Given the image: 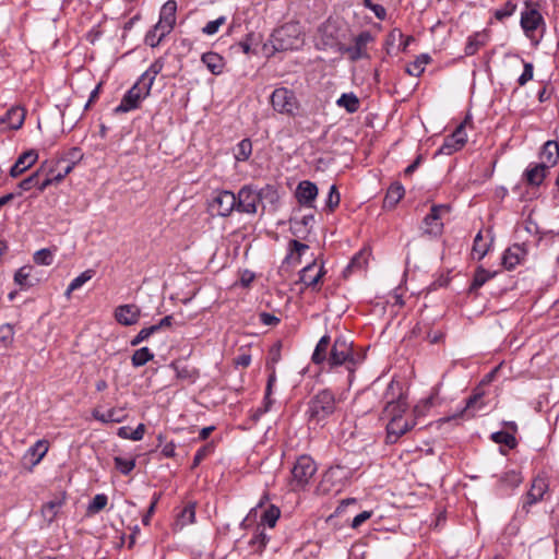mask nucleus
Segmentation results:
<instances>
[{"instance_id":"f257e3e1","label":"nucleus","mask_w":559,"mask_h":559,"mask_svg":"<svg viewBox=\"0 0 559 559\" xmlns=\"http://www.w3.org/2000/svg\"><path fill=\"white\" fill-rule=\"evenodd\" d=\"M330 341L329 335H323L319 340L311 360L314 365L326 362L331 370L344 367L347 371L346 382L350 385L355 377V371L358 366L362 364L365 355L355 352L353 348V342L347 341L343 336L334 340V343L328 354Z\"/></svg>"},{"instance_id":"f03ea898","label":"nucleus","mask_w":559,"mask_h":559,"mask_svg":"<svg viewBox=\"0 0 559 559\" xmlns=\"http://www.w3.org/2000/svg\"><path fill=\"white\" fill-rule=\"evenodd\" d=\"M337 402L335 394L330 389L318 391L307 403L305 412L309 427H324L328 420L335 414Z\"/></svg>"},{"instance_id":"7ed1b4c3","label":"nucleus","mask_w":559,"mask_h":559,"mask_svg":"<svg viewBox=\"0 0 559 559\" xmlns=\"http://www.w3.org/2000/svg\"><path fill=\"white\" fill-rule=\"evenodd\" d=\"M237 212L254 215L258 213V206L263 199H270L272 202L276 198V190L273 186L266 185L261 189H257L251 185L241 187L236 194Z\"/></svg>"},{"instance_id":"20e7f679","label":"nucleus","mask_w":559,"mask_h":559,"mask_svg":"<svg viewBox=\"0 0 559 559\" xmlns=\"http://www.w3.org/2000/svg\"><path fill=\"white\" fill-rule=\"evenodd\" d=\"M406 408L407 405L404 400L390 402L384 408L385 415L391 417L386 425L388 443H395L400 437L406 433L415 425L413 420L404 417L403 414L405 413Z\"/></svg>"},{"instance_id":"39448f33","label":"nucleus","mask_w":559,"mask_h":559,"mask_svg":"<svg viewBox=\"0 0 559 559\" xmlns=\"http://www.w3.org/2000/svg\"><path fill=\"white\" fill-rule=\"evenodd\" d=\"M520 25L533 46H537L542 41L546 28L545 20L531 1L525 2V9L521 12Z\"/></svg>"},{"instance_id":"423d86ee","label":"nucleus","mask_w":559,"mask_h":559,"mask_svg":"<svg viewBox=\"0 0 559 559\" xmlns=\"http://www.w3.org/2000/svg\"><path fill=\"white\" fill-rule=\"evenodd\" d=\"M316 472L317 465L310 456H299L292 468L290 489L294 491L305 489Z\"/></svg>"},{"instance_id":"0eeeda50","label":"nucleus","mask_w":559,"mask_h":559,"mask_svg":"<svg viewBox=\"0 0 559 559\" xmlns=\"http://www.w3.org/2000/svg\"><path fill=\"white\" fill-rule=\"evenodd\" d=\"M271 105L276 112L288 117H296L300 109L295 92L287 87H277L273 91Z\"/></svg>"},{"instance_id":"6e6552de","label":"nucleus","mask_w":559,"mask_h":559,"mask_svg":"<svg viewBox=\"0 0 559 559\" xmlns=\"http://www.w3.org/2000/svg\"><path fill=\"white\" fill-rule=\"evenodd\" d=\"M237 197L229 190H217L213 192L210 201V210L212 213L227 217L234 211H237Z\"/></svg>"},{"instance_id":"1a4fd4ad","label":"nucleus","mask_w":559,"mask_h":559,"mask_svg":"<svg viewBox=\"0 0 559 559\" xmlns=\"http://www.w3.org/2000/svg\"><path fill=\"white\" fill-rule=\"evenodd\" d=\"M450 213V206L447 204H435L423 221V233L425 235L438 237L443 231L442 217Z\"/></svg>"},{"instance_id":"9d476101","label":"nucleus","mask_w":559,"mask_h":559,"mask_svg":"<svg viewBox=\"0 0 559 559\" xmlns=\"http://www.w3.org/2000/svg\"><path fill=\"white\" fill-rule=\"evenodd\" d=\"M325 274L323 264H318L316 261H312L308 265L299 272V282L305 286V288H312L313 290H318V284Z\"/></svg>"},{"instance_id":"9b49d317","label":"nucleus","mask_w":559,"mask_h":559,"mask_svg":"<svg viewBox=\"0 0 559 559\" xmlns=\"http://www.w3.org/2000/svg\"><path fill=\"white\" fill-rule=\"evenodd\" d=\"M373 41V36L370 32L364 31L353 39V45L349 46V61L356 62L360 59H368L367 46Z\"/></svg>"},{"instance_id":"f8f14e48","label":"nucleus","mask_w":559,"mask_h":559,"mask_svg":"<svg viewBox=\"0 0 559 559\" xmlns=\"http://www.w3.org/2000/svg\"><path fill=\"white\" fill-rule=\"evenodd\" d=\"M140 80L123 95L120 104L114 109L115 115L128 114L135 110L140 105Z\"/></svg>"},{"instance_id":"ddd939ff","label":"nucleus","mask_w":559,"mask_h":559,"mask_svg":"<svg viewBox=\"0 0 559 559\" xmlns=\"http://www.w3.org/2000/svg\"><path fill=\"white\" fill-rule=\"evenodd\" d=\"M467 141V135L463 124H460L451 135L444 139L443 144L440 147V153L450 155L453 152L459 151Z\"/></svg>"},{"instance_id":"4468645a","label":"nucleus","mask_w":559,"mask_h":559,"mask_svg":"<svg viewBox=\"0 0 559 559\" xmlns=\"http://www.w3.org/2000/svg\"><path fill=\"white\" fill-rule=\"evenodd\" d=\"M25 120V110L20 106L10 108L4 116L0 117V130H17Z\"/></svg>"},{"instance_id":"2eb2a0df","label":"nucleus","mask_w":559,"mask_h":559,"mask_svg":"<svg viewBox=\"0 0 559 559\" xmlns=\"http://www.w3.org/2000/svg\"><path fill=\"white\" fill-rule=\"evenodd\" d=\"M347 469L342 466L330 467L322 479L321 486L324 490H341L343 484L342 480L346 478Z\"/></svg>"},{"instance_id":"dca6fc26","label":"nucleus","mask_w":559,"mask_h":559,"mask_svg":"<svg viewBox=\"0 0 559 559\" xmlns=\"http://www.w3.org/2000/svg\"><path fill=\"white\" fill-rule=\"evenodd\" d=\"M176 11L177 3L174 0L167 1L160 9L159 21L157 24L159 25V31L163 32H171L175 23H176Z\"/></svg>"},{"instance_id":"f3484780","label":"nucleus","mask_w":559,"mask_h":559,"mask_svg":"<svg viewBox=\"0 0 559 559\" xmlns=\"http://www.w3.org/2000/svg\"><path fill=\"white\" fill-rule=\"evenodd\" d=\"M317 195L318 187L313 182L305 180L298 185L296 198L301 205L311 207Z\"/></svg>"},{"instance_id":"a211bd4d","label":"nucleus","mask_w":559,"mask_h":559,"mask_svg":"<svg viewBox=\"0 0 559 559\" xmlns=\"http://www.w3.org/2000/svg\"><path fill=\"white\" fill-rule=\"evenodd\" d=\"M38 159V154L35 150L24 152L13 164L10 169V176L15 178L32 167Z\"/></svg>"},{"instance_id":"6ab92c4d","label":"nucleus","mask_w":559,"mask_h":559,"mask_svg":"<svg viewBox=\"0 0 559 559\" xmlns=\"http://www.w3.org/2000/svg\"><path fill=\"white\" fill-rule=\"evenodd\" d=\"M539 159L546 167H554L559 159V143L552 140L545 142L539 152Z\"/></svg>"},{"instance_id":"aec40b11","label":"nucleus","mask_w":559,"mask_h":559,"mask_svg":"<svg viewBox=\"0 0 559 559\" xmlns=\"http://www.w3.org/2000/svg\"><path fill=\"white\" fill-rule=\"evenodd\" d=\"M115 317L123 325L135 324L140 317V309L135 305H123L116 309Z\"/></svg>"},{"instance_id":"412c9836","label":"nucleus","mask_w":559,"mask_h":559,"mask_svg":"<svg viewBox=\"0 0 559 559\" xmlns=\"http://www.w3.org/2000/svg\"><path fill=\"white\" fill-rule=\"evenodd\" d=\"M548 169L545 164L532 163L525 169L523 177L528 185L537 187L544 181Z\"/></svg>"},{"instance_id":"4be33fe9","label":"nucleus","mask_w":559,"mask_h":559,"mask_svg":"<svg viewBox=\"0 0 559 559\" xmlns=\"http://www.w3.org/2000/svg\"><path fill=\"white\" fill-rule=\"evenodd\" d=\"M483 397V393H474L472 396L468 397L466 401V405L464 408H462L459 413L454 414L451 417H445L442 419V421H450L452 419H456L460 417H466L471 418L475 416V413L481 408V404H479V401Z\"/></svg>"},{"instance_id":"5701e85b","label":"nucleus","mask_w":559,"mask_h":559,"mask_svg":"<svg viewBox=\"0 0 559 559\" xmlns=\"http://www.w3.org/2000/svg\"><path fill=\"white\" fill-rule=\"evenodd\" d=\"M525 257V250L520 245L508 248L502 257V264L506 269L512 270L521 263Z\"/></svg>"},{"instance_id":"b1692460","label":"nucleus","mask_w":559,"mask_h":559,"mask_svg":"<svg viewBox=\"0 0 559 559\" xmlns=\"http://www.w3.org/2000/svg\"><path fill=\"white\" fill-rule=\"evenodd\" d=\"M201 61L206 66L209 71L214 74L218 75L223 73L225 68V61L222 56H219L216 52L209 51L202 55Z\"/></svg>"},{"instance_id":"393cba45","label":"nucleus","mask_w":559,"mask_h":559,"mask_svg":"<svg viewBox=\"0 0 559 559\" xmlns=\"http://www.w3.org/2000/svg\"><path fill=\"white\" fill-rule=\"evenodd\" d=\"M195 522V504L190 502L185 506L176 515L175 528L182 530L185 526Z\"/></svg>"},{"instance_id":"a878e982","label":"nucleus","mask_w":559,"mask_h":559,"mask_svg":"<svg viewBox=\"0 0 559 559\" xmlns=\"http://www.w3.org/2000/svg\"><path fill=\"white\" fill-rule=\"evenodd\" d=\"M548 490V483L545 477H536L531 486V489L527 493L528 502L530 503H536L537 501L542 500L544 495Z\"/></svg>"},{"instance_id":"bb28decb","label":"nucleus","mask_w":559,"mask_h":559,"mask_svg":"<svg viewBox=\"0 0 559 559\" xmlns=\"http://www.w3.org/2000/svg\"><path fill=\"white\" fill-rule=\"evenodd\" d=\"M64 503V497H56L46 502L41 508V514L44 519L51 523Z\"/></svg>"},{"instance_id":"cd10ccee","label":"nucleus","mask_w":559,"mask_h":559,"mask_svg":"<svg viewBox=\"0 0 559 559\" xmlns=\"http://www.w3.org/2000/svg\"><path fill=\"white\" fill-rule=\"evenodd\" d=\"M48 451V442L46 440H38L32 445L26 454L25 459H28L32 465H37Z\"/></svg>"},{"instance_id":"c85d7f7f","label":"nucleus","mask_w":559,"mask_h":559,"mask_svg":"<svg viewBox=\"0 0 559 559\" xmlns=\"http://www.w3.org/2000/svg\"><path fill=\"white\" fill-rule=\"evenodd\" d=\"M309 249V246L298 240L289 242V253L284 260V263H292L294 266L300 263V257Z\"/></svg>"},{"instance_id":"c756f323","label":"nucleus","mask_w":559,"mask_h":559,"mask_svg":"<svg viewBox=\"0 0 559 559\" xmlns=\"http://www.w3.org/2000/svg\"><path fill=\"white\" fill-rule=\"evenodd\" d=\"M488 41V35L486 33H475L469 36L465 45V55L474 56L481 47Z\"/></svg>"},{"instance_id":"7c9ffc66","label":"nucleus","mask_w":559,"mask_h":559,"mask_svg":"<svg viewBox=\"0 0 559 559\" xmlns=\"http://www.w3.org/2000/svg\"><path fill=\"white\" fill-rule=\"evenodd\" d=\"M338 107L345 108L347 112L354 114L359 109V98L354 93H344L336 100Z\"/></svg>"},{"instance_id":"2f4dec72","label":"nucleus","mask_w":559,"mask_h":559,"mask_svg":"<svg viewBox=\"0 0 559 559\" xmlns=\"http://www.w3.org/2000/svg\"><path fill=\"white\" fill-rule=\"evenodd\" d=\"M496 272H490L484 269L483 266H478L475 271L473 282L469 286V292H476L485 283L495 277Z\"/></svg>"},{"instance_id":"473e14b6","label":"nucleus","mask_w":559,"mask_h":559,"mask_svg":"<svg viewBox=\"0 0 559 559\" xmlns=\"http://www.w3.org/2000/svg\"><path fill=\"white\" fill-rule=\"evenodd\" d=\"M404 194H405V189L401 183L395 182V183L391 185L390 188L388 189V192H386V195L384 199L385 205H388L390 207L395 206L401 201V199L404 197Z\"/></svg>"},{"instance_id":"72a5a7b5","label":"nucleus","mask_w":559,"mask_h":559,"mask_svg":"<svg viewBox=\"0 0 559 559\" xmlns=\"http://www.w3.org/2000/svg\"><path fill=\"white\" fill-rule=\"evenodd\" d=\"M74 165V162H69L66 159L57 160L55 166L50 164V166L53 168L52 177L56 182L59 183L61 180H63V178L72 171Z\"/></svg>"},{"instance_id":"f704fd0d","label":"nucleus","mask_w":559,"mask_h":559,"mask_svg":"<svg viewBox=\"0 0 559 559\" xmlns=\"http://www.w3.org/2000/svg\"><path fill=\"white\" fill-rule=\"evenodd\" d=\"M489 243L483 238L481 233H478L474 239L472 255L473 259L480 261L489 250Z\"/></svg>"},{"instance_id":"c9c22d12","label":"nucleus","mask_w":559,"mask_h":559,"mask_svg":"<svg viewBox=\"0 0 559 559\" xmlns=\"http://www.w3.org/2000/svg\"><path fill=\"white\" fill-rule=\"evenodd\" d=\"M121 409H108L106 412L95 409L93 416L102 423H119L123 417Z\"/></svg>"},{"instance_id":"e433bc0d","label":"nucleus","mask_w":559,"mask_h":559,"mask_svg":"<svg viewBox=\"0 0 559 559\" xmlns=\"http://www.w3.org/2000/svg\"><path fill=\"white\" fill-rule=\"evenodd\" d=\"M94 274H95V271L86 270V271L82 272L79 276L73 278L66 290V296L69 298L72 292L81 288L85 283H87L90 280H92Z\"/></svg>"},{"instance_id":"4c0bfd02","label":"nucleus","mask_w":559,"mask_h":559,"mask_svg":"<svg viewBox=\"0 0 559 559\" xmlns=\"http://www.w3.org/2000/svg\"><path fill=\"white\" fill-rule=\"evenodd\" d=\"M251 153H252L251 141L249 139H243L237 144V146L234 151V156H235L236 160H238V162H246L251 156Z\"/></svg>"},{"instance_id":"58836bf2","label":"nucleus","mask_w":559,"mask_h":559,"mask_svg":"<svg viewBox=\"0 0 559 559\" xmlns=\"http://www.w3.org/2000/svg\"><path fill=\"white\" fill-rule=\"evenodd\" d=\"M430 60L431 58L427 53L418 56L416 60L407 67V73L413 76H419L424 72L425 67L430 62Z\"/></svg>"},{"instance_id":"ea45409f","label":"nucleus","mask_w":559,"mask_h":559,"mask_svg":"<svg viewBox=\"0 0 559 559\" xmlns=\"http://www.w3.org/2000/svg\"><path fill=\"white\" fill-rule=\"evenodd\" d=\"M46 168H47V160L44 162L40 167L33 174L31 175L29 177L23 179L20 183H19V188L23 191H28L32 187H37V183H38V177L40 176L41 173H45L46 171Z\"/></svg>"},{"instance_id":"a19ab883","label":"nucleus","mask_w":559,"mask_h":559,"mask_svg":"<svg viewBox=\"0 0 559 559\" xmlns=\"http://www.w3.org/2000/svg\"><path fill=\"white\" fill-rule=\"evenodd\" d=\"M14 341V330L10 324L0 326V348H9Z\"/></svg>"},{"instance_id":"79ce46f5","label":"nucleus","mask_w":559,"mask_h":559,"mask_svg":"<svg viewBox=\"0 0 559 559\" xmlns=\"http://www.w3.org/2000/svg\"><path fill=\"white\" fill-rule=\"evenodd\" d=\"M281 515V511L277 507L271 506L269 509L263 511L261 516V522L269 527H274L278 518Z\"/></svg>"},{"instance_id":"37998d69","label":"nucleus","mask_w":559,"mask_h":559,"mask_svg":"<svg viewBox=\"0 0 559 559\" xmlns=\"http://www.w3.org/2000/svg\"><path fill=\"white\" fill-rule=\"evenodd\" d=\"M53 251L47 248L36 251L33 255L34 262L38 265H50L53 262Z\"/></svg>"},{"instance_id":"c03bdc74","label":"nucleus","mask_w":559,"mask_h":559,"mask_svg":"<svg viewBox=\"0 0 559 559\" xmlns=\"http://www.w3.org/2000/svg\"><path fill=\"white\" fill-rule=\"evenodd\" d=\"M158 28L159 25L156 24L154 28L147 32V34L145 35V43L153 48L156 47L162 41V39L170 33L163 32L162 34V31H159Z\"/></svg>"},{"instance_id":"a18cd8bd","label":"nucleus","mask_w":559,"mask_h":559,"mask_svg":"<svg viewBox=\"0 0 559 559\" xmlns=\"http://www.w3.org/2000/svg\"><path fill=\"white\" fill-rule=\"evenodd\" d=\"M108 503V498L104 493L96 495L87 507L90 514H96L102 511Z\"/></svg>"},{"instance_id":"49530a36","label":"nucleus","mask_w":559,"mask_h":559,"mask_svg":"<svg viewBox=\"0 0 559 559\" xmlns=\"http://www.w3.org/2000/svg\"><path fill=\"white\" fill-rule=\"evenodd\" d=\"M226 21L227 19L224 15L217 17L216 20L210 21L202 27V33L207 36L215 35L219 31V27L226 23Z\"/></svg>"},{"instance_id":"de8ad7c7","label":"nucleus","mask_w":559,"mask_h":559,"mask_svg":"<svg viewBox=\"0 0 559 559\" xmlns=\"http://www.w3.org/2000/svg\"><path fill=\"white\" fill-rule=\"evenodd\" d=\"M32 273L31 266H22L14 274V282L21 287L31 286L28 278Z\"/></svg>"},{"instance_id":"09e8293b","label":"nucleus","mask_w":559,"mask_h":559,"mask_svg":"<svg viewBox=\"0 0 559 559\" xmlns=\"http://www.w3.org/2000/svg\"><path fill=\"white\" fill-rule=\"evenodd\" d=\"M491 438L495 442L506 444L510 449H513L516 445L514 436L506 431L495 432L492 433Z\"/></svg>"},{"instance_id":"8fccbe9b","label":"nucleus","mask_w":559,"mask_h":559,"mask_svg":"<svg viewBox=\"0 0 559 559\" xmlns=\"http://www.w3.org/2000/svg\"><path fill=\"white\" fill-rule=\"evenodd\" d=\"M171 317L166 316L159 320L157 324H152L150 326L142 328V341L147 338L150 335L160 330L163 326H168L170 324Z\"/></svg>"},{"instance_id":"3c124183","label":"nucleus","mask_w":559,"mask_h":559,"mask_svg":"<svg viewBox=\"0 0 559 559\" xmlns=\"http://www.w3.org/2000/svg\"><path fill=\"white\" fill-rule=\"evenodd\" d=\"M519 60L523 63V72L518 79V84L520 86H524L527 82L533 80L534 75V66L531 62H526L523 59L519 58Z\"/></svg>"},{"instance_id":"603ef678","label":"nucleus","mask_w":559,"mask_h":559,"mask_svg":"<svg viewBox=\"0 0 559 559\" xmlns=\"http://www.w3.org/2000/svg\"><path fill=\"white\" fill-rule=\"evenodd\" d=\"M516 10V4L512 1H508L504 3V5L500 9H497L495 11V17L499 21H502L511 15L514 14Z\"/></svg>"},{"instance_id":"864d4df0","label":"nucleus","mask_w":559,"mask_h":559,"mask_svg":"<svg viewBox=\"0 0 559 559\" xmlns=\"http://www.w3.org/2000/svg\"><path fill=\"white\" fill-rule=\"evenodd\" d=\"M53 168L50 166V163L47 162V168L45 173H41L40 176H45V179L37 183V188L40 192L45 191L49 186L57 183L52 177Z\"/></svg>"},{"instance_id":"5fc2aeb1","label":"nucleus","mask_w":559,"mask_h":559,"mask_svg":"<svg viewBox=\"0 0 559 559\" xmlns=\"http://www.w3.org/2000/svg\"><path fill=\"white\" fill-rule=\"evenodd\" d=\"M116 467L119 469L122 474H129L135 466V460L134 459H127V457H120L117 456L115 459Z\"/></svg>"},{"instance_id":"6e6d98bb","label":"nucleus","mask_w":559,"mask_h":559,"mask_svg":"<svg viewBox=\"0 0 559 559\" xmlns=\"http://www.w3.org/2000/svg\"><path fill=\"white\" fill-rule=\"evenodd\" d=\"M435 396L430 395L429 397L420 401L415 407H414V414L419 416H425L426 412L433 406Z\"/></svg>"},{"instance_id":"4d7b16f0","label":"nucleus","mask_w":559,"mask_h":559,"mask_svg":"<svg viewBox=\"0 0 559 559\" xmlns=\"http://www.w3.org/2000/svg\"><path fill=\"white\" fill-rule=\"evenodd\" d=\"M500 481L503 485L515 487L521 483V476L515 471H510V472L504 473L500 477Z\"/></svg>"},{"instance_id":"13d9d810","label":"nucleus","mask_w":559,"mask_h":559,"mask_svg":"<svg viewBox=\"0 0 559 559\" xmlns=\"http://www.w3.org/2000/svg\"><path fill=\"white\" fill-rule=\"evenodd\" d=\"M340 193L337 191V188L335 185H332L330 187V191H329V194H328V198H326V207L330 210V211H333L340 203Z\"/></svg>"},{"instance_id":"bf43d9fd","label":"nucleus","mask_w":559,"mask_h":559,"mask_svg":"<svg viewBox=\"0 0 559 559\" xmlns=\"http://www.w3.org/2000/svg\"><path fill=\"white\" fill-rule=\"evenodd\" d=\"M267 540L269 537L264 533V530H261L252 537L250 544L252 547H254L255 550H262L265 547Z\"/></svg>"},{"instance_id":"052dcab7","label":"nucleus","mask_w":559,"mask_h":559,"mask_svg":"<svg viewBox=\"0 0 559 559\" xmlns=\"http://www.w3.org/2000/svg\"><path fill=\"white\" fill-rule=\"evenodd\" d=\"M118 435L126 439H132L135 441L140 440V425L134 429H131L129 427H120L118 429Z\"/></svg>"},{"instance_id":"680f3d73","label":"nucleus","mask_w":559,"mask_h":559,"mask_svg":"<svg viewBox=\"0 0 559 559\" xmlns=\"http://www.w3.org/2000/svg\"><path fill=\"white\" fill-rule=\"evenodd\" d=\"M273 402H274V400L271 399V395H267V392L265 391L263 404L261 407L257 408V411L253 415V418L257 420L261 416H263L265 413H267L271 409Z\"/></svg>"},{"instance_id":"e2e57ef3","label":"nucleus","mask_w":559,"mask_h":559,"mask_svg":"<svg viewBox=\"0 0 559 559\" xmlns=\"http://www.w3.org/2000/svg\"><path fill=\"white\" fill-rule=\"evenodd\" d=\"M371 515V511H362L361 513L357 514L352 521V528H358L362 523L369 520Z\"/></svg>"},{"instance_id":"0e129e2a","label":"nucleus","mask_w":559,"mask_h":559,"mask_svg":"<svg viewBox=\"0 0 559 559\" xmlns=\"http://www.w3.org/2000/svg\"><path fill=\"white\" fill-rule=\"evenodd\" d=\"M212 447L210 444L200 448L193 457V467L198 466L205 456L211 452Z\"/></svg>"},{"instance_id":"69168bd1","label":"nucleus","mask_w":559,"mask_h":559,"mask_svg":"<svg viewBox=\"0 0 559 559\" xmlns=\"http://www.w3.org/2000/svg\"><path fill=\"white\" fill-rule=\"evenodd\" d=\"M260 320L265 325H275L280 322L278 318L267 312H262L260 314Z\"/></svg>"},{"instance_id":"338daca9","label":"nucleus","mask_w":559,"mask_h":559,"mask_svg":"<svg viewBox=\"0 0 559 559\" xmlns=\"http://www.w3.org/2000/svg\"><path fill=\"white\" fill-rule=\"evenodd\" d=\"M235 364L242 368L248 367L251 364V356L249 354H240L235 358Z\"/></svg>"},{"instance_id":"774afa93","label":"nucleus","mask_w":559,"mask_h":559,"mask_svg":"<svg viewBox=\"0 0 559 559\" xmlns=\"http://www.w3.org/2000/svg\"><path fill=\"white\" fill-rule=\"evenodd\" d=\"M370 10L374 13V15L379 20H384L386 17V10L381 4H374V5L370 7Z\"/></svg>"}]
</instances>
